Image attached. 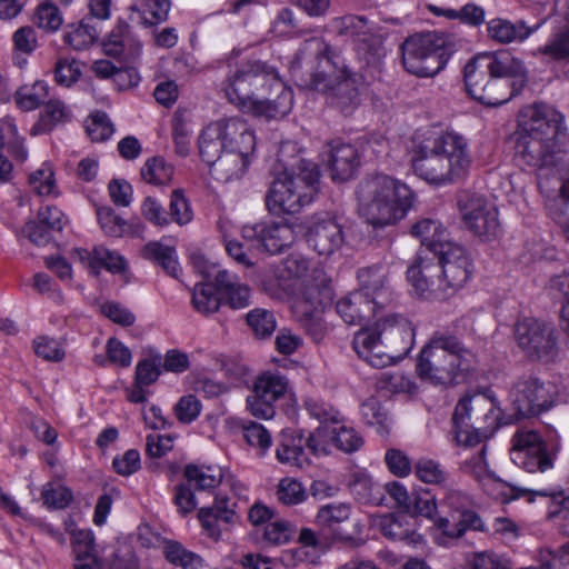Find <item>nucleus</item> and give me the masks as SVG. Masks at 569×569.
<instances>
[{"mask_svg": "<svg viewBox=\"0 0 569 569\" xmlns=\"http://www.w3.org/2000/svg\"><path fill=\"white\" fill-rule=\"evenodd\" d=\"M224 92L228 100L243 112L266 119L284 117L293 103L292 92L277 70L258 60L241 64Z\"/></svg>", "mask_w": 569, "mask_h": 569, "instance_id": "nucleus-1", "label": "nucleus"}, {"mask_svg": "<svg viewBox=\"0 0 569 569\" xmlns=\"http://www.w3.org/2000/svg\"><path fill=\"white\" fill-rule=\"evenodd\" d=\"M566 138L562 114L551 106L535 103L520 112L516 154L531 168L555 167Z\"/></svg>", "mask_w": 569, "mask_h": 569, "instance_id": "nucleus-2", "label": "nucleus"}, {"mask_svg": "<svg viewBox=\"0 0 569 569\" xmlns=\"http://www.w3.org/2000/svg\"><path fill=\"white\" fill-rule=\"evenodd\" d=\"M317 60V71L311 74V88L327 96L329 102L345 113H349L359 104V80L350 74L339 53L322 38L315 37L306 40L296 54L293 66H300L303 60Z\"/></svg>", "mask_w": 569, "mask_h": 569, "instance_id": "nucleus-3", "label": "nucleus"}, {"mask_svg": "<svg viewBox=\"0 0 569 569\" xmlns=\"http://www.w3.org/2000/svg\"><path fill=\"white\" fill-rule=\"evenodd\" d=\"M523 76L522 62L506 50L478 54L463 69L468 93L489 107L500 106L513 96L511 83L506 78Z\"/></svg>", "mask_w": 569, "mask_h": 569, "instance_id": "nucleus-4", "label": "nucleus"}, {"mask_svg": "<svg viewBox=\"0 0 569 569\" xmlns=\"http://www.w3.org/2000/svg\"><path fill=\"white\" fill-rule=\"evenodd\" d=\"M359 212L373 227L393 226L402 220L413 204L415 194L400 180L378 173L358 186Z\"/></svg>", "mask_w": 569, "mask_h": 569, "instance_id": "nucleus-5", "label": "nucleus"}, {"mask_svg": "<svg viewBox=\"0 0 569 569\" xmlns=\"http://www.w3.org/2000/svg\"><path fill=\"white\" fill-rule=\"evenodd\" d=\"M475 366V355L455 337L435 335L420 350L416 369L422 380L449 386L463 381Z\"/></svg>", "mask_w": 569, "mask_h": 569, "instance_id": "nucleus-6", "label": "nucleus"}, {"mask_svg": "<svg viewBox=\"0 0 569 569\" xmlns=\"http://www.w3.org/2000/svg\"><path fill=\"white\" fill-rule=\"evenodd\" d=\"M320 172L312 161L299 159L272 181L266 196L273 214L297 213L311 203L319 191Z\"/></svg>", "mask_w": 569, "mask_h": 569, "instance_id": "nucleus-7", "label": "nucleus"}, {"mask_svg": "<svg viewBox=\"0 0 569 569\" xmlns=\"http://www.w3.org/2000/svg\"><path fill=\"white\" fill-rule=\"evenodd\" d=\"M410 333L408 320L401 315H386L355 333L352 346L357 355L375 368L392 362Z\"/></svg>", "mask_w": 569, "mask_h": 569, "instance_id": "nucleus-8", "label": "nucleus"}, {"mask_svg": "<svg viewBox=\"0 0 569 569\" xmlns=\"http://www.w3.org/2000/svg\"><path fill=\"white\" fill-rule=\"evenodd\" d=\"M500 409L485 395L466 396L455 408L452 421L458 446L475 448L499 427Z\"/></svg>", "mask_w": 569, "mask_h": 569, "instance_id": "nucleus-9", "label": "nucleus"}, {"mask_svg": "<svg viewBox=\"0 0 569 569\" xmlns=\"http://www.w3.org/2000/svg\"><path fill=\"white\" fill-rule=\"evenodd\" d=\"M332 299L331 278L323 268H312L309 274L301 280L299 295L295 302V313L315 341L323 337L325 323L321 315Z\"/></svg>", "mask_w": 569, "mask_h": 569, "instance_id": "nucleus-10", "label": "nucleus"}, {"mask_svg": "<svg viewBox=\"0 0 569 569\" xmlns=\"http://www.w3.org/2000/svg\"><path fill=\"white\" fill-rule=\"evenodd\" d=\"M447 37L437 32L417 33L401 44L402 64L418 77H433L446 66L449 54Z\"/></svg>", "mask_w": 569, "mask_h": 569, "instance_id": "nucleus-11", "label": "nucleus"}, {"mask_svg": "<svg viewBox=\"0 0 569 569\" xmlns=\"http://www.w3.org/2000/svg\"><path fill=\"white\" fill-rule=\"evenodd\" d=\"M471 503L472 500L466 492L455 488L447 489L440 508H448L449 512L435 519L437 528L451 539L462 537L468 530L485 531V522L471 510Z\"/></svg>", "mask_w": 569, "mask_h": 569, "instance_id": "nucleus-12", "label": "nucleus"}, {"mask_svg": "<svg viewBox=\"0 0 569 569\" xmlns=\"http://www.w3.org/2000/svg\"><path fill=\"white\" fill-rule=\"evenodd\" d=\"M517 346L527 358L535 361H551L558 355L555 327L536 318L519 319L513 330Z\"/></svg>", "mask_w": 569, "mask_h": 569, "instance_id": "nucleus-13", "label": "nucleus"}, {"mask_svg": "<svg viewBox=\"0 0 569 569\" xmlns=\"http://www.w3.org/2000/svg\"><path fill=\"white\" fill-rule=\"evenodd\" d=\"M248 129V124L239 118H228L209 123L198 139L200 157L207 164L213 162Z\"/></svg>", "mask_w": 569, "mask_h": 569, "instance_id": "nucleus-14", "label": "nucleus"}, {"mask_svg": "<svg viewBox=\"0 0 569 569\" xmlns=\"http://www.w3.org/2000/svg\"><path fill=\"white\" fill-rule=\"evenodd\" d=\"M536 377L519 378L510 390L513 409L520 417L537 416L553 405V390Z\"/></svg>", "mask_w": 569, "mask_h": 569, "instance_id": "nucleus-15", "label": "nucleus"}, {"mask_svg": "<svg viewBox=\"0 0 569 569\" xmlns=\"http://www.w3.org/2000/svg\"><path fill=\"white\" fill-rule=\"evenodd\" d=\"M511 456L513 462L528 472L545 473L553 467V455L535 430L520 429L513 435Z\"/></svg>", "mask_w": 569, "mask_h": 569, "instance_id": "nucleus-16", "label": "nucleus"}, {"mask_svg": "<svg viewBox=\"0 0 569 569\" xmlns=\"http://www.w3.org/2000/svg\"><path fill=\"white\" fill-rule=\"evenodd\" d=\"M289 389L288 379L278 372H264L259 376L247 397L248 411L258 419L269 420L274 417V402Z\"/></svg>", "mask_w": 569, "mask_h": 569, "instance_id": "nucleus-17", "label": "nucleus"}, {"mask_svg": "<svg viewBox=\"0 0 569 569\" xmlns=\"http://www.w3.org/2000/svg\"><path fill=\"white\" fill-rule=\"evenodd\" d=\"M343 229L340 217L329 213L315 214L307 226V242L318 254L329 257L343 247Z\"/></svg>", "mask_w": 569, "mask_h": 569, "instance_id": "nucleus-18", "label": "nucleus"}, {"mask_svg": "<svg viewBox=\"0 0 569 569\" xmlns=\"http://www.w3.org/2000/svg\"><path fill=\"white\" fill-rule=\"evenodd\" d=\"M254 148V134L248 129L237 139L234 144H231L230 148L219 156V159L208 164L211 176L222 182L240 178L248 167L249 156L253 153Z\"/></svg>", "mask_w": 569, "mask_h": 569, "instance_id": "nucleus-19", "label": "nucleus"}, {"mask_svg": "<svg viewBox=\"0 0 569 569\" xmlns=\"http://www.w3.org/2000/svg\"><path fill=\"white\" fill-rule=\"evenodd\" d=\"M462 220L468 229L482 240H490L499 233L496 208L480 196L466 194L459 200Z\"/></svg>", "mask_w": 569, "mask_h": 569, "instance_id": "nucleus-20", "label": "nucleus"}, {"mask_svg": "<svg viewBox=\"0 0 569 569\" xmlns=\"http://www.w3.org/2000/svg\"><path fill=\"white\" fill-rule=\"evenodd\" d=\"M441 267L436 263L433 254H419L408 268L407 278L415 292L427 299H446L450 297L440 272Z\"/></svg>", "mask_w": 569, "mask_h": 569, "instance_id": "nucleus-21", "label": "nucleus"}, {"mask_svg": "<svg viewBox=\"0 0 569 569\" xmlns=\"http://www.w3.org/2000/svg\"><path fill=\"white\" fill-rule=\"evenodd\" d=\"M433 257L436 263L441 267V277L451 296L470 278L469 257L466 250L455 242L442 243Z\"/></svg>", "mask_w": 569, "mask_h": 569, "instance_id": "nucleus-22", "label": "nucleus"}, {"mask_svg": "<svg viewBox=\"0 0 569 569\" xmlns=\"http://www.w3.org/2000/svg\"><path fill=\"white\" fill-rule=\"evenodd\" d=\"M242 237L271 254L280 253L296 240L291 226L282 222H257L242 227Z\"/></svg>", "mask_w": 569, "mask_h": 569, "instance_id": "nucleus-23", "label": "nucleus"}, {"mask_svg": "<svg viewBox=\"0 0 569 569\" xmlns=\"http://www.w3.org/2000/svg\"><path fill=\"white\" fill-rule=\"evenodd\" d=\"M415 173L431 184H448L460 181L449 168L446 159L433 150L428 139H425L412 158Z\"/></svg>", "mask_w": 569, "mask_h": 569, "instance_id": "nucleus-24", "label": "nucleus"}, {"mask_svg": "<svg viewBox=\"0 0 569 569\" xmlns=\"http://www.w3.org/2000/svg\"><path fill=\"white\" fill-rule=\"evenodd\" d=\"M357 281L356 291L362 293L378 309L392 301L395 292L387 266L376 263L360 268L357 271Z\"/></svg>", "mask_w": 569, "mask_h": 569, "instance_id": "nucleus-25", "label": "nucleus"}, {"mask_svg": "<svg viewBox=\"0 0 569 569\" xmlns=\"http://www.w3.org/2000/svg\"><path fill=\"white\" fill-rule=\"evenodd\" d=\"M427 139L432 149L446 159L457 178L462 180L471 167V156L466 138L456 132H442Z\"/></svg>", "mask_w": 569, "mask_h": 569, "instance_id": "nucleus-26", "label": "nucleus"}, {"mask_svg": "<svg viewBox=\"0 0 569 569\" xmlns=\"http://www.w3.org/2000/svg\"><path fill=\"white\" fill-rule=\"evenodd\" d=\"M234 506L228 497L217 496L212 507L199 509L198 518L208 537L219 540L222 530L237 522Z\"/></svg>", "mask_w": 569, "mask_h": 569, "instance_id": "nucleus-27", "label": "nucleus"}, {"mask_svg": "<svg viewBox=\"0 0 569 569\" xmlns=\"http://www.w3.org/2000/svg\"><path fill=\"white\" fill-rule=\"evenodd\" d=\"M73 257L96 277L100 274L101 268L112 273H121L127 267L121 254L102 246H96L92 251L77 248L73 250Z\"/></svg>", "mask_w": 569, "mask_h": 569, "instance_id": "nucleus-28", "label": "nucleus"}, {"mask_svg": "<svg viewBox=\"0 0 569 569\" xmlns=\"http://www.w3.org/2000/svg\"><path fill=\"white\" fill-rule=\"evenodd\" d=\"M6 147L9 154L17 161L23 162L28 158L23 138L18 134L16 124L11 119L0 121V148ZM12 163L0 152V181L11 179Z\"/></svg>", "mask_w": 569, "mask_h": 569, "instance_id": "nucleus-29", "label": "nucleus"}, {"mask_svg": "<svg viewBox=\"0 0 569 569\" xmlns=\"http://www.w3.org/2000/svg\"><path fill=\"white\" fill-rule=\"evenodd\" d=\"M6 147L9 154L17 161L23 162L28 158L23 138L18 134L16 124L11 119L0 121V148ZM12 163L0 152V181L11 179Z\"/></svg>", "mask_w": 569, "mask_h": 569, "instance_id": "nucleus-30", "label": "nucleus"}, {"mask_svg": "<svg viewBox=\"0 0 569 569\" xmlns=\"http://www.w3.org/2000/svg\"><path fill=\"white\" fill-rule=\"evenodd\" d=\"M6 147L9 154L17 161L23 162L28 158L23 138L18 134L16 124L11 119L0 121V148ZM12 163L0 152V181L11 179Z\"/></svg>", "mask_w": 569, "mask_h": 569, "instance_id": "nucleus-31", "label": "nucleus"}, {"mask_svg": "<svg viewBox=\"0 0 569 569\" xmlns=\"http://www.w3.org/2000/svg\"><path fill=\"white\" fill-rule=\"evenodd\" d=\"M328 164L333 180L346 181L353 176L359 164L358 152L349 143L333 141L330 144Z\"/></svg>", "mask_w": 569, "mask_h": 569, "instance_id": "nucleus-32", "label": "nucleus"}, {"mask_svg": "<svg viewBox=\"0 0 569 569\" xmlns=\"http://www.w3.org/2000/svg\"><path fill=\"white\" fill-rule=\"evenodd\" d=\"M375 523L379 531L388 539L406 541L416 545L421 541V536L415 530L407 516L387 513L378 517Z\"/></svg>", "mask_w": 569, "mask_h": 569, "instance_id": "nucleus-33", "label": "nucleus"}, {"mask_svg": "<svg viewBox=\"0 0 569 569\" xmlns=\"http://www.w3.org/2000/svg\"><path fill=\"white\" fill-rule=\"evenodd\" d=\"M336 310L347 325H360L376 313L378 308L355 290L337 302Z\"/></svg>", "mask_w": 569, "mask_h": 569, "instance_id": "nucleus-34", "label": "nucleus"}, {"mask_svg": "<svg viewBox=\"0 0 569 569\" xmlns=\"http://www.w3.org/2000/svg\"><path fill=\"white\" fill-rule=\"evenodd\" d=\"M411 234L419 238L421 244L427 247L431 254L437 253L442 243H451L442 223L431 218L418 220L411 227Z\"/></svg>", "mask_w": 569, "mask_h": 569, "instance_id": "nucleus-35", "label": "nucleus"}, {"mask_svg": "<svg viewBox=\"0 0 569 569\" xmlns=\"http://www.w3.org/2000/svg\"><path fill=\"white\" fill-rule=\"evenodd\" d=\"M538 187L546 198L549 210L563 211V207L569 203V179L560 180L558 177H538Z\"/></svg>", "mask_w": 569, "mask_h": 569, "instance_id": "nucleus-36", "label": "nucleus"}, {"mask_svg": "<svg viewBox=\"0 0 569 569\" xmlns=\"http://www.w3.org/2000/svg\"><path fill=\"white\" fill-rule=\"evenodd\" d=\"M98 31L91 18L67 26L63 41L74 50H84L94 43Z\"/></svg>", "mask_w": 569, "mask_h": 569, "instance_id": "nucleus-37", "label": "nucleus"}, {"mask_svg": "<svg viewBox=\"0 0 569 569\" xmlns=\"http://www.w3.org/2000/svg\"><path fill=\"white\" fill-rule=\"evenodd\" d=\"M489 36L501 42L510 43L513 41H522L527 39L532 30L523 22L511 23L503 19H493L488 23Z\"/></svg>", "mask_w": 569, "mask_h": 569, "instance_id": "nucleus-38", "label": "nucleus"}, {"mask_svg": "<svg viewBox=\"0 0 569 569\" xmlns=\"http://www.w3.org/2000/svg\"><path fill=\"white\" fill-rule=\"evenodd\" d=\"M71 542L76 555L74 569H91L96 563L94 537L90 530L72 532Z\"/></svg>", "mask_w": 569, "mask_h": 569, "instance_id": "nucleus-39", "label": "nucleus"}, {"mask_svg": "<svg viewBox=\"0 0 569 569\" xmlns=\"http://www.w3.org/2000/svg\"><path fill=\"white\" fill-rule=\"evenodd\" d=\"M70 111L66 104L58 99H48L40 120L32 127L30 133L36 136L50 131L58 123L68 121Z\"/></svg>", "mask_w": 569, "mask_h": 569, "instance_id": "nucleus-40", "label": "nucleus"}, {"mask_svg": "<svg viewBox=\"0 0 569 569\" xmlns=\"http://www.w3.org/2000/svg\"><path fill=\"white\" fill-rule=\"evenodd\" d=\"M540 51L557 61L569 60V1L565 10V24L551 34Z\"/></svg>", "mask_w": 569, "mask_h": 569, "instance_id": "nucleus-41", "label": "nucleus"}, {"mask_svg": "<svg viewBox=\"0 0 569 569\" xmlns=\"http://www.w3.org/2000/svg\"><path fill=\"white\" fill-rule=\"evenodd\" d=\"M48 99L49 86L41 80L20 87L14 94V101L22 111L34 110Z\"/></svg>", "mask_w": 569, "mask_h": 569, "instance_id": "nucleus-42", "label": "nucleus"}, {"mask_svg": "<svg viewBox=\"0 0 569 569\" xmlns=\"http://www.w3.org/2000/svg\"><path fill=\"white\" fill-rule=\"evenodd\" d=\"M236 423L241 428L248 445L258 449L259 456H264L272 445L271 435L267 428L248 419H237Z\"/></svg>", "mask_w": 569, "mask_h": 569, "instance_id": "nucleus-43", "label": "nucleus"}, {"mask_svg": "<svg viewBox=\"0 0 569 569\" xmlns=\"http://www.w3.org/2000/svg\"><path fill=\"white\" fill-rule=\"evenodd\" d=\"M511 489L517 497L529 495V501H533V497L550 498L553 503L559 506L560 510H569V492L567 493L552 483L530 488L511 486Z\"/></svg>", "mask_w": 569, "mask_h": 569, "instance_id": "nucleus-44", "label": "nucleus"}, {"mask_svg": "<svg viewBox=\"0 0 569 569\" xmlns=\"http://www.w3.org/2000/svg\"><path fill=\"white\" fill-rule=\"evenodd\" d=\"M481 447L479 451L470 457H467L460 463V470L471 476L478 482H482L486 479H492L495 481H500L495 475L493 471L489 469L486 455H487V445L485 441L480 443Z\"/></svg>", "mask_w": 569, "mask_h": 569, "instance_id": "nucleus-45", "label": "nucleus"}, {"mask_svg": "<svg viewBox=\"0 0 569 569\" xmlns=\"http://www.w3.org/2000/svg\"><path fill=\"white\" fill-rule=\"evenodd\" d=\"M332 443L346 453L359 450L363 445L362 437L352 428L343 425L338 419V425H329Z\"/></svg>", "mask_w": 569, "mask_h": 569, "instance_id": "nucleus-46", "label": "nucleus"}, {"mask_svg": "<svg viewBox=\"0 0 569 569\" xmlns=\"http://www.w3.org/2000/svg\"><path fill=\"white\" fill-rule=\"evenodd\" d=\"M143 254L158 262L169 276L178 278L180 268L173 248L160 242H150L144 246Z\"/></svg>", "mask_w": 569, "mask_h": 569, "instance_id": "nucleus-47", "label": "nucleus"}, {"mask_svg": "<svg viewBox=\"0 0 569 569\" xmlns=\"http://www.w3.org/2000/svg\"><path fill=\"white\" fill-rule=\"evenodd\" d=\"M184 477L189 486H194L199 490H209L216 488L221 481L220 470L212 467H199L188 465L184 468Z\"/></svg>", "mask_w": 569, "mask_h": 569, "instance_id": "nucleus-48", "label": "nucleus"}, {"mask_svg": "<svg viewBox=\"0 0 569 569\" xmlns=\"http://www.w3.org/2000/svg\"><path fill=\"white\" fill-rule=\"evenodd\" d=\"M132 9L141 13V19L144 24L153 26L167 20L170 10V1L137 0Z\"/></svg>", "mask_w": 569, "mask_h": 569, "instance_id": "nucleus-49", "label": "nucleus"}, {"mask_svg": "<svg viewBox=\"0 0 569 569\" xmlns=\"http://www.w3.org/2000/svg\"><path fill=\"white\" fill-rule=\"evenodd\" d=\"M276 456L279 462L299 468L309 462L301 439L286 438L278 446Z\"/></svg>", "mask_w": 569, "mask_h": 569, "instance_id": "nucleus-50", "label": "nucleus"}, {"mask_svg": "<svg viewBox=\"0 0 569 569\" xmlns=\"http://www.w3.org/2000/svg\"><path fill=\"white\" fill-rule=\"evenodd\" d=\"M353 495L363 503L383 505V486L371 478L360 476L351 483Z\"/></svg>", "mask_w": 569, "mask_h": 569, "instance_id": "nucleus-51", "label": "nucleus"}, {"mask_svg": "<svg viewBox=\"0 0 569 569\" xmlns=\"http://www.w3.org/2000/svg\"><path fill=\"white\" fill-rule=\"evenodd\" d=\"M173 174V168L166 163L160 157H153L143 164L141 169L142 179L151 184L160 186L168 183Z\"/></svg>", "mask_w": 569, "mask_h": 569, "instance_id": "nucleus-52", "label": "nucleus"}, {"mask_svg": "<svg viewBox=\"0 0 569 569\" xmlns=\"http://www.w3.org/2000/svg\"><path fill=\"white\" fill-rule=\"evenodd\" d=\"M361 413L366 422L375 427L381 436L389 433V417L378 400L371 398L363 402Z\"/></svg>", "mask_w": 569, "mask_h": 569, "instance_id": "nucleus-53", "label": "nucleus"}, {"mask_svg": "<svg viewBox=\"0 0 569 569\" xmlns=\"http://www.w3.org/2000/svg\"><path fill=\"white\" fill-rule=\"evenodd\" d=\"M192 302L199 312L208 315L219 309L220 298L212 284L198 283L193 289Z\"/></svg>", "mask_w": 569, "mask_h": 569, "instance_id": "nucleus-54", "label": "nucleus"}, {"mask_svg": "<svg viewBox=\"0 0 569 569\" xmlns=\"http://www.w3.org/2000/svg\"><path fill=\"white\" fill-rule=\"evenodd\" d=\"M309 272V260L299 253H292L282 261L276 276L280 281H284L292 278L303 279ZM279 284L284 287L282 282Z\"/></svg>", "mask_w": 569, "mask_h": 569, "instance_id": "nucleus-55", "label": "nucleus"}, {"mask_svg": "<svg viewBox=\"0 0 569 569\" xmlns=\"http://www.w3.org/2000/svg\"><path fill=\"white\" fill-rule=\"evenodd\" d=\"M247 322L259 338H266L276 330V318L273 313L266 309H253L247 315Z\"/></svg>", "mask_w": 569, "mask_h": 569, "instance_id": "nucleus-56", "label": "nucleus"}, {"mask_svg": "<svg viewBox=\"0 0 569 569\" xmlns=\"http://www.w3.org/2000/svg\"><path fill=\"white\" fill-rule=\"evenodd\" d=\"M163 552L168 561L184 569H197L201 565L199 556L188 551L178 542H167Z\"/></svg>", "mask_w": 569, "mask_h": 569, "instance_id": "nucleus-57", "label": "nucleus"}, {"mask_svg": "<svg viewBox=\"0 0 569 569\" xmlns=\"http://www.w3.org/2000/svg\"><path fill=\"white\" fill-rule=\"evenodd\" d=\"M306 490L301 482L293 478H283L277 488L278 500L286 506H295L305 501Z\"/></svg>", "mask_w": 569, "mask_h": 569, "instance_id": "nucleus-58", "label": "nucleus"}, {"mask_svg": "<svg viewBox=\"0 0 569 569\" xmlns=\"http://www.w3.org/2000/svg\"><path fill=\"white\" fill-rule=\"evenodd\" d=\"M43 505L48 508L63 509L72 501V492L59 483H47L41 491Z\"/></svg>", "mask_w": 569, "mask_h": 569, "instance_id": "nucleus-59", "label": "nucleus"}, {"mask_svg": "<svg viewBox=\"0 0 569 569\" xmlns=\"http://www.w3.org/2000/svg\"><path fill=\"white\" fill-rule=\"evenodd\" d=\"M130 41L129 24L120 21L111 30L103 42L104 52L108 56L119 57L124 52L127 43Z\"/></svg>", "mask_w": 569, "mask_h": 569, "instance_id": "nucleus-60", "label": "nucleus"}, {"mask_svg": "<svg viewBox=\"0 0 569 569\" xmlns=\"http://www.w3.org/2000/svg\"><path fill=\"white\" fill-rule=\"evenodd\" d=\"M415 473L425 483L440 485L447 480V472L432 459H419L415 465Z\"/></svg>", "mask_w": 569, "mask_h": 569, "instance_id": "nucleus-61", "label": "nucleus"}, {"mask_svg": "<svg viewBox=\"0 0 569 569\" xmlns=\"http://www.w3.org/2000/svg\"><path fill=\"white\" fill-rule=\"evenodd\" d=\"M408 513L433 519L438 513L435 496L427 490L413 491Z\"/></svg>", "mask_w": 569, "mask_h": 569, "instance_id": "nucleus-62", "label": "nucleus"}, {"mask_svg": "<svg viewBox=\"0 0 569 569\" xmlns=\"http://www.w3.org/2000/svg\"><path fill=\"white\" fill-rule=\"evenodd\" d=\"M62 16L57 6L50 2L40 4L36 13V23L39 28L54 32L62 24Z\"/></svg>", "mask_w": 569, "mask_h": 569, "instance_id": "nucleus-63", "label": "nucleus"}, {"mask_svg": "<svg viewBox=\"0 0 569 569\" xmlns=\"http://www.w3.org/2000/svg\"><path fill=\"white\" fill-rule=\"evenodd\" d=\"M113 131V124L104 112L93 113L87 123V132L92 141H104Z\"/></svg>", "mask_w": 569, "mask_h": 569, "instance_id": "nucleus-64", "label": "nucleus"}]
</instances>
